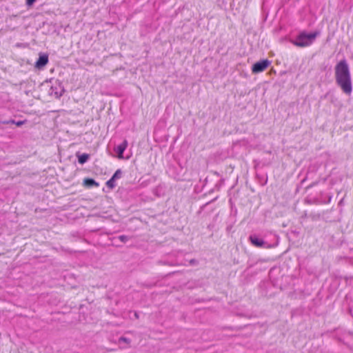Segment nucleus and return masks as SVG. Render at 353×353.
I'll list each match as a JSON object with an SVG mask.
<instances>
[{
	"label": "nucleus",
	"instance_id": "9",
	"mask_svg": "<svg viewBox=\"0 0 353 353\" xmlns=\"http://www.w3.org/2000/svg\"><path fill=\"white\" fill-rule=\"evenodd\" d=\"M106 185L110 189H113L115 186V180L112 177L106 182Z\"/></svg>",
	"mask_w": 353,
	"mask_h": 353
},
{
	"label": "nucleus",
	"instance_id": "17",
	"mask_svg": "<svg viewBox=\"0 0 353 353\" xmlns=\"http://www.w3.org/2000/svg\"><path fill=\"white\" fill-rule=\"evenodd\" d=\"M315 183H314L311 184L310 185H309V186L307 187V188H310V187H312Z\"/></svg>",
	"mask_w": 353,
	"mask_h": 353
},
{
	"label": "nucleus",
	"instance_id": "14",
	"mask_svg": "<svg viewBox=\"0 0 353 353\" xmlns=\"http://www.w3.org/2000/svg\"><path fill=\"white\" fill-rule=\"evenodd\" d=\"M190 264L192 265H195L198 264V261L196 259H191L190 261Z\"/></svg>",
	"mask_w": 353,
	"mask_h": 353
},
{
	"label": "nucleus",
	"instance_id": "10",
	"mask_svg": "<svg viewBox=\"0 0 353 353\" xmlns=\"http://www.w3.org/2000/svg\"><path fill=\"white\" fill-rule=\"evenodd\" d=\"M121 175H122L121 170L120 169H118L117 170H116V172L112 176V178L116 181L117 179H120L121 177Z\"/></svg>",
	"mask_w": 353,
	"mask_h": 353
},
{
	"label": "nucleus",
	"instance_id": "1",
	"mask_svg": "<svg viewBox=\"0 0 353 353\" xmlns=\"http://www.w3.org/2000/svg\"><path fill=\"white\" fill-rule=\"evenodd\" d=\"M335 79L337 85L343 92L350 95L352 90L351 76L348 65L345 59L341 60L336 65Z\"/></svg>",
	"mask_w": 353,
	"mask_h": 353
},
{
	"label": "nucleus",
	"instance_id": "15",
	"mask_svg": "<svg viewBox=\"0 0 353 353\" xmlns=\"http://www.w3.org/2000/svg\"><path fill=\"white\" fill-rule=\"evenodd\" d=\"M10 122H11V123H15L14 121H13V120H12ZM23 123V121H18V122H17V123H16V125H17V126H20V125H21Z\"/></svg>",
	"mask_w": 353,
	"mask_h": 353
},
{
	"label": "nucleus",
	"instance_id": "5",
	"mask_svg": "<svg viewBox=\"0 0 353 353\" xmlns=\"http://www.w3.org/2000/svg\"><path fill=\"white\" fill-rule=\"evenodd\" d=\"M128 145V141L125 139L122 142V143H121L120 145H117V147L114 148V150L117 152V157L119 159H123V152L125 150V149L127 148Z\"/></svg>",
	"mask_w": 353,
	"mask_h": 353
},
{
	"label": "nucleus",
	"instance_id": "13",
	"mask_svg": "<svg viewBox=\"0 0 353 353\" xmlns=\"http://www.w3.org/2000/svg\"><path fill=\"white\" fill-rule=\"evenodd\" d=\"M37 0H26V4L28 6H32Z\"/></svg>",
	"mask_w": 353,
	"mask_h": 353
},
{
	"label": "nucleus",
	"instance_id": "4",
	"mask_svg": "<svg viewBox=\"0 0 353 353\" xmlns=\"http://www.w3.org/2000/svg\"><path fill=\"white\" fill-rule=\"evenodd\" d=\"M249 239L251 243L258 248H270V245H267V243H265L263 239L259 238L256 235H250L249 236Z\"/></svg>",
	"mask_w": 353,
	"mask_h": 353
},
{
	"label": "nucleus",
	"instance_id": "2",
	"mask_svg": "<svg viewBox=\"0 0 353 353\" xmlns=\"http://www.w3.org/2000/svg\"><path fill=\"white\" fill-rule=\"evenodd\" d=\"M317 34V32L307 34L303 32L300 33L294 40H292V43L298 47H306L313 43Z\"/></svg>",
	"mask_w": 353,
	"mask_h": 353
},
{
	"label": "nucleus",
	"instance_id": "16",
	"mask_svg": "<svg viewBox=\"0 0 353 353\" xmlns=\"http://www.w3.org/2000/svg\"><path fill=\"white\" fill-rule=\"evenodd\" d=\"M120 340H121V341H125V342H127V341H128V339H127L126 338H124V337H121V338H120Z\"/></svg>",
	"mask_w": 353,
	"mask_h": 353
},
{
	"label": "nucleus",
	"instance_id": "3",
	"mask_svg": "<svg viewBox=\"0 0 353 353\" xmlns=\"http://www.w3.org/2000/svg\"><path fill=\"white\" fill-rule=\"evenodd\" d=\"M270 64V61L268 59L259 61L253 64L252 70L253 73H259L265 70Z\"/></svg>",
	"mask_w": 353,
	"mask_h": 353
},
{
	"label": "nucleus",
	"instance_id": "11",
	"mask_svg": "<svg viewBox=\"0 0 353 353\" xmlns=\"http://www.w3.org/2000/svg\"><path fill=\"white\" fill-rule=\"evenodd\" d=\"M50 90H51L50 94H52L54 93L56 98H59L62 96V91L59 92L57 90H54V88L53 86L51 87ZM55 90H57V88H55Z\"/></svg>",
	"mask_w": 353,
	"mask_h": 353
},
{
	"label": "nucleus",
	"instance_id": "6",
	"mask_svg": "<svg viewBox=\"0 0 353 353\" xmlns=\"http://www.w3.org/2000/svg\"><path fill=\"white\" fill-rule=\"evenodd\" d=\"M48 63V56L46 54H41L35 63V67L38 69L43 68Z\"/></svg>",
	"mask_w": 353,
	"mask_h": 353
},
{
	"label": "nucleus",
	"instance_id": "12",
	"mask_svg": "<svg viewBox=\"0 0 353 353\" xmlns=\"http://www.w3.org/2000/svg\"><path fill=\"white\" fill-rule=\"evenodd\" d=\"M119 239H120V241L123 243H125L128 241L129 239V237L127 236H125V235H121L119 236Z\"/></svg>",
	"mask_w": 353,
	"mask_h": 353
},
{
	"label": "nucleus",
	"instance_id": "8",
	"mask_svg": "<svg viewBox=\"0 0 353 353\" xmlns=\"http://www.w3.org/2000/svg\"><path fill=\"white\" fill-rule=\"evenodd\" d=\"M83 184L88 187L96 186L98 187L99 185V183H97L94 179L91 178H86L83 181Z\"/></svg>",
	"mask_w": 353,
	"mask_h": 353
},
{
	"label": "nucleus",
	"instance_id": "7",
	"mask_svg": "<svg viewBox=\"0 0 353 353\" xmlns=\"http://www.w3.org/2000/svg\"><path fill=\"white\" fill-rule=\"evenodd\" d=\"M76 156L78 158V162L81 165L86 163L90 158V155L86 153L81 154L80 152H77Z\"/></svg>",
	"mask_w": 353,
	"mask_h": 353
}]
</instances>
